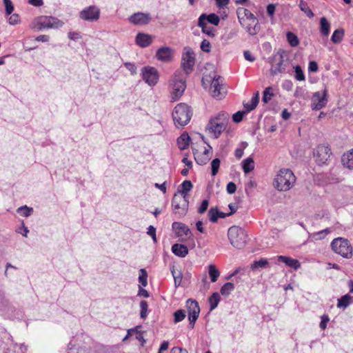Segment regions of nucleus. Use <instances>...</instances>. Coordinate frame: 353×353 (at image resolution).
Segmentation results:
<instances>
[{
    "label": "nucleus",
    "instance_id": "393cba45",
    "mask_svg": "<svg viewBox=\"0 0 353 353\" xmlns=\"http://www.w3.org/2000/svg\"><path fill=\"white\" fill-rule=\"evenodd\" d=\"M172 252L176 256L184 258L188 254V249L183 244L175 243L172 246Z\"/></svg>",
    "mask_w": 353,
    "mask_h": 353
},
{
    "label": "nucleus",
    "instance_id": "a19ab883",
    "mask_svg": "<svg viewBox=\"0 0 353 353\" xmlns=\"http://www.w3.org/2000/svg\"><path fill=\"white\" fill-rule=\"evenodd\" d=\"M141 327V325H137L134 328H130L128 330V334H132L133 333L136 334V339L139 341H142L143 343L145 342V339H143V334L141 331L139 330V328Z\"/></svg>",
    "mask_w": 353,
    "mask_h": 353
},
{
    "label": "nucleus",
    "instance_id": "de8ad7c7",
    "mask_svg": "<svg viewBox=\"0 0 353 353\" xmlns=\"http://www.w3.org/2000/svg\"><path fill=\"white\" fill-rule=\"evenodd\" d=\"M274 95L272 92V87H268L265 89L263 91V95L262 98V101L267 103L269 102L271 99V97Z\"/></svg>",
    "mask_w": 353,
    "mask_h": 353
},
{
    "label": "nucleus",
    "instance_id": "79ce46f5",
    "mask_svg": "<svg viewBox=\"0 0 353 353\" xmlns=\"http://www.w3.org/2000/svg\"><path fill=\"white\" fill-rule=\"evenodd\" d=\"M287 40L292 47H296L299 44L297 36L292 32H288L286 34Z\"/></svg>",
    "mask_w": 353,
    "mask_h": 353
},
{
    "label": "nucleus",
    "instance_id": "8fccbe9b",
    "mask_svg": "<svg viewBox=\"0 0 353 353\" xmlns=\"http://www.w3.org/2000/svg\"><path fill=\"white\" fill-rule=\"evenodd\" d=\"M140 274L139 276V282L144 287L148 284V274L145 269H141Z\"/></svg>",
    "mask_w": 353,
    "mask_h": 353
},
{
    "label": "nucleus",
    "instance_id": "5fc2aeb1",
    "mask_svg": "<svg viewBox=\"0 0 353 353\" xmlns=\"http://www.w3.org/2000/svg\"><path fill=\"white\" fill-rule=\"evenodd\" d=\"M330 233V229L328 228H326L325 230H323L321 231H319L318 232H316L314 234V238L316 239V240H320V239H323L325 237V236Z\"/></svg>",
    "mask_w": 353,
    "mask_h": 353
},
{
    "label": "nucleus",
    "instance_id": "e2e57ef3",
    "mask_svg": "<svg viewBox=\"0 0 353 353\" xmlns=\"http://www.w3.org/2000/svg\"><path fill=\"white\" fill-rule=\"evenodd\" d=\"M147 234L152 238L154 242H157L156 228L154 226L150 225L148 228Z\"/></svg>",
    "mask_w": 353,
    "mask_h": 353
},
{
    "label": "nucleus",
    "instance_id": "6e6d98bb",
    "mask_svg": "<svg viewBox=\"0 0 353 353\" xmlns=\"http://www.w3.org/2000/svg\"><path fill=\"white\" fill-rule=\"evenodd\" d=\"M194 159L196 162L199 165H205L207 163V162L210 159V157H203L202 156L200 157L199 156L196 155V154L194 152Z\"/></svg>",
    "mask_w": 353,
    "mask_h": 353
},
{
    "label": "nucleus",
    "instance_id": "39448f33",
    "mask_svg": "<svg viewBox=\"0 0 353 353\" xmlns=\"http://www.w3.org/2000/svg\"><path fill=\"white\" fill-rule=\"evenodd\" d=\"M332 250L345 259H351L353 255V249L350 241L344 238L338 237L331 243Z\"/></svg>",
    "mask_w": 353,
    "mask_h": 353
},
{
    "label": "nucleus",
    "instance_id": "c756f323",
    "mask_svg": "<svg viewBox=\"0 0 353 353\" xmlns=\"http://www.w3.org/2000/svg\"><path fill=\"white\" fill-rule=\"evenodd\" d=\"M170 271H171L172 275L174 278V286L176 288H177L181 283L182 279H183V274L181 270H176L175 269L174 265H172L170 267Z\"/></svg>",
    "mask_w": 353,
    "mask_h": 353
},
{
    "label": "nucleus",
    "instance_id": "6ab92c4d",
    "mask_svg": "<svg viewBox=\"0 0 353 353\" xmlns=\"http://www.w3.org/2000/svg\"><path fill=\"white\" fill-rule=\"evenodd\" d=\"M172 228L175 230L177 236H182L185 235L186 237H190L192 232L189 228L184 223L180 222H174L172 223Z\"/></svg>",
    "mask_w": 353,
    "mask_h": 353
},
{
    "label": "nucleus",
    "instance_id": "a211bd4d",
    "mask_svg": "<svg viewBox=\"0 0 353 353\" xmlns=\"http://www.w3.org/2000/svg\"><path fill=\"white\" fill-rule=\"evenodd\" d=\"M172 50L170 47H161L157 50L156 57L158 60L169 62L172 59Z\"/></svg>",
    "mask_w": 353,
    "mask_h": 353
},
{
    "label": "nucleus",
    "instance_id": "ea45409f",
    "mask_svg": "<svg viewBox=\"0 0 353 353\" xmlns=\"http://www.w3.org/2000/svg\"><path fill=\"white\" fill-rule=\"evenodd\" d=\"M344 36V30L342 28L337 29L333 32L331 40L334 43H339Z\"/></svg>",
    "mask_w": 353,
    "mask_h": 353
},
{
    "label": "nucleus",
    "instance_id": "412c9836",
    "mask_svg": "<svg viewBox=\"0 0 353 353\" xmlns=\"http://www.w3.org/2000/svg\"><path fill=\"white\" fill-rule=\"evenodd\" d=\"M242 22L244 23V26L247 32L250 35H255L259 31V21L257 19H254L252 20L247 21L245 22Z\"/></svg>",
    "mask_w": 353,
    "mask_h": 353
},
{
    "label": "nucleus",
    "instance_id": "1a4fd4ad",
    "mask_svg": "<svg viewBox=\"0 0 353 353\" xmlns=\"http://www.w3.org/2000/svg\"><path fill=\"white\" fill-rule=\"evenodd\" d=\"M195 64V54L190 47H185L181 56V67L185 74H190Z\"/></svg>",
    "mask_w": 353,
    "mask_h": 353
},
{
    "label": "nucleus",
    "instance_id": "ddd939ff",
    "mask_svg": "<svg viewBox=\"0 0 353 353\" xmlns=\"http://www.w3.org/2000/svg\"><path fill=\"white\" fill-rule=\"evenodd\" d=\"M327 103V91L325 89L323 92H316L312 97L311 108L312 110H319L324 108Z\"/></svg>",
    "mask_w": 353,
    "mask_h": 353
},
{
    "label": "nucleus",
    "instance_id": "c9c22d12",
    "mask_svg": "<svg viewBox=\"0 0 353 353\" xmlns=\"http://www.w3.org/2000/svg\"><path fill=\"white\" fill-rule=\"evenodd\" d=\"M299 7L301 10L307 15V17L312 18L314 17V12L309 7L307 3L304 0H300Z\"/></svg>",
    "mask_w": 353,
    "mask_h": 353
},
{
    "label": "nucleus",
    "instance_id": "a18cd8bd",
    "mask_svg": "<svg viewBox=\"0 0 353 353\" xmlns=\"http://www.w3.org/2000/svg\"><path fill=\"white\" fill-rule=\"evenodd\" d=\"M140 317L145 319L148 314V304L146 301H141L140 302Z\"/></svg>",
    "mask_w": 353,
    "mask_h": 353
},
{
    "label": "nucleus",
    "instance_id": "7ed1b4c3",
    "mask_svg": "<svg viewBox=\"0 0 353 353\" xmlns=\"http://www.w3.org/2000/svg\"><path fill=\"white\" fill-rule=\"evenodd\" d=\"M192 116L191 107L184 103L177 104L172 112V118L176 127L186 125L190 122Z\"/></svg>",
    "mask_w": 353,
    "mask_h": 353
},
{
    "label": "nucleus",
    "instance_id": "5701e85b",
    "mask_svg": "<svg viewBox=\"0 0 353 353\" xmlns=\"http://www.w3.org/2000/svg\"><path fill=\"white\" fill-rule=\"evenodd\" d=\"M277 261L284 263L287 266L294 270H298L301 267V263L297 259H292L285 256H278Z\"/></svg>",
    "mask_w": 353,
    "mask_h": 353
},
{
    "label": "nucleus",
    "instance_id": "f8f14e48",
    "mask_svg": "<svg viewBox=\"0 0 353 353\" xmlns=\"http://www.w3.org/2000/svg\"><path fill=\"white\" fill-rule=\"evenodd\" d=\"M141 76L143 81L150 86L155 85L159 78L158 70L151 66L143 67L141 70Z\"/></svg>",
    "mask_w": 353,
    "mask_h": 353
},
{
    "label": "nucleus",
    "instance_id": "7c9ffc66",
    "mask_svg": "<svg viewBox=\"0 0 353 353\" xmlns=\"http://www.w3.org/2000/svg\"><path fill=\"white\" fill-rule=\"evenodd\" d=\"M353 301V298L350 296L348 294L342 296L340 299H338L337 302V307L339 308H346L348 305H350Z\"/></svg>",
    "mask_w": 353,
    "mask_h": 353
},
{
    "label": "nucleus",
    "instance_id": "37998d69",
    "mask_svg": "<svg viewBox=\"0 0 353 353\" xmlns=\"http://www.w3.org/2000/svg\"><path fill=\"white\" fill-rule=\"evenodd\" d=\"M268 265V261L266 259H261L259 261H254L251 265L252 270L258 268H265Z\"/></svg>",
    "mask_w": 353,
    "mask_h": 353
},
{
    "label": "nucleus",
    "instance_id": "49530a36",
    "mask_svg": "<svg viewBox=\"0 0 353 353\" xmlns=\"http://www.w3.org/2000/svg\"><path fill=\"white\" fill-rule=\"evenodd\" d=\"M185 311L184 310H178L174 313V323L182 321L185 318Z\"/></svg>",
    "mask_w": 353,
    "mask_h": 353
},
{
    "label": "nucleus",
    "instance_id": "9b49d317",
    "mask_svg": "<svg viewBox=\"0 0 353 353\" xmlns=\"http://www.w3.org/2000/svg\"><path fill=\"white\" fill-rule=\"evenodd\" d=\"M223 79L220 76L215 75L210 84V92L214 98L221 99L224 97L225 91L223 87Z\"/></svg>",
    "mask_w": 353,
    "mask_h": 353
},
{
    "label": "nucleus",
    "instance_id": "423d86ee",
    "mask_svg": "<svg viewBox=\"0 0 353 353\" xmlns=\"http://www.w3.org/2000/svg\"><path fill=\"white\" fill-rule=\"evenodd\" d=\"M230 243L236 248H243L247 243V234L244 230L238 226H232L228 232Z\"/></svg>",
    "mask_w": 353,
    "mask_h": 353
},
{
    "label": "nucleus",
    "instance_id": "a878e982",
    "mask_svg": "<svg viewBox=\"0 0 353 353\" xmlns=\"http://www.w3.org/2000/svg\"><path fill=\"white\" fill-rule=\"evenodd\" d=\"M209 219L212 223H216L219 218H225L228 216L227 213L219 211L216 208H212L209 212Z\"/></svg>",
    "mask_w": 353,
    "mask_h": 353
},
{
    "label": "nucleus",
    "instance_id": "bb28decb",
    "mask_svg": "<svg viewBox=\"0 0 353 353\" xmlns=\"http://www.w3.org/2000/svg\"><path fill=\"white\" fill-rule=\"evenodd\" d=\"M190 137L187 132H183L177 139V144L181 150L187 149L190 145Z\"/></svg>",
    "mask_w": 353,
    "mask_h": 353
},
{
    "label": "nucleus",
    "instance_id": "09e8293b",
    "mask_svg": "<svg viewBox=\"0 0 353 353\" xmlns=\"http://www.w3.org/2000/svg\"><path fill=\"white\" fill-rule=\"evenodd\" d=\"M219 166H220V160L218 158H216L214 159H213L211 162V170H212V176H215L218 172H219Z\"/></svg>",
    "mask_w": 353,
    "mask_h": 353
},
{
    "label": "nucleus",
    "instance_id": "e433bc0d",
    "mask_svg": "<svg viewBox=\"0 0 353 353\" xmlns=\"http://www.w3.org/2000/svg\"><path fill=\"white\" fill-rule=\"evenodd\" d=\"M220 301V295L218 292H214L209 297V303H210V310L212 311L214 310L217 306Z\"/></svg>",
    "mask_w": 353,
    "mask_h": 353
},
{
    "label": "nucleus",
    "instance_id": "0e129e2a",
    "mask_svg": "<svg viewBox=\"0 0 353 353\" xmlns=\"http://www.w3.org/2000/svg\"><path fill=\"white\" fill-rule=\"evenodd\" d=\"M226 190L228 194H234L236 190V185L234 182H229L226 187Z\"/></svg>",
    "mask_w": 353,
    "mask_h": 353
},
{
    "label": "nucleus",
    "instance_id": "f257e3e1",
    "mask_svg": "<svg viewBox=\"0 0 353 353\" xmlns=\"http://www.w3.org/2000/svg\"><path fill=\"white\" fill-rule=\"evenodd\" d=\"M229 120V114L221 112L216 117L210 119L206 126V130L212 137L217 139L226 130Z\"/></svg>",
    "mask_w": 353,
    "mask_h": 353
},
{
    "label": "nucleus",
    "instance_id": "2eb2a0df",
    "mask_svg": "<svg viewBox=\"0 0 353 353\" xmlns=\"http://www.w3.org/2000/svg\"><path fill=\"white\" fill-rule=\"evenodd\" d=\"M330 149L325 145H319L316 147L314 152L316 163L321 165L325 164L330 156Z\"/></svg>",
    "mask_w": 353,
    "mask_h": 353
},
{
    "label": "nucleus",
    "instance_id": "4c0bfd02",
    "mask_svg": "<svg viewBox=\"0 0 353 353\" xmlns=\"http://www.w3.org/2000/svg\"><path fill=\"white\" fill-rule=\"evenodd\" d=\"M208 273L212 282H216L220 275L219 270L214 265H210L208 267Z\"/></svg>",
    "mask_w": 353,
    "mask_h": 353
},
{
    "label": "nucleus",
    "instance_id": "3c124183",
    "mask_svg": "<svg viewBox=\"0 0 353 353\" xmlns=\"http://www.w3.org/2000/svg\"><path fill=\"white\" fill-rule=\"evenodd\" d=\"M295 78L298 81H304L305 79L304 73L300 65H296L294 68Z\"/></svg>",
    "mask_w": 353,
    "mask_h": 353
},
{
    "label": "nucleus",
    "instance_id": "c03bdc74",
    "mask_svg": "<svg viewBox=\"0 0 353 353\" xmlns=\"http://www.w3.org/2000/svg\"><path fill=\"white\" fill-rule=\"evenodd\" d=\"M17 212L19 213L21 216H23L25 217H28L33 212V208L28 207L27 205H23L21 207H19L17 209Z\"/></svg>",
    "mask_w": 353,
    "mask_h": 353
},
{
    "label": "nucleus",
    "instance_id": "aec40b11",
    "mask_svg": "<svg viewBox=\"0 0 353 353\" xmlns=\"http://www.w3.org/2000/svg\"><path fill=\"white\" fill-rule=\"evenodd\" d=\"M203 18L204 16L199 17L197 26L201 28L203 33L211 38H214L216 36L215 28L212 26H208L207 23L203 22Z\"/></svg>",
    "mask_w": 353,
    "mask_h": 353
},
{
    "label": "nucleus",
    "instance_id": "f03ea898",
    "mask_svg": "<svg viewBox=\"0 0 353 353\" xmlns=\"http://www.w3.org/2000/svg\"><path fill=\"white\" fill-rule=\"evenodd\" d=\"M296 176L290 169H281L274 180V186L279 191H288L293 186Z\"/></svg>",
    "mask_w": 353,
    "mask_h": 353
},
{
    "label": "nucleus",
    "instance_id": "774afa93",
    "mask_svg": "<svg viewBox=\"0 0 353 353\" xmlns=\"http://www.w3.org/2000/svg\"><path fill=\"white\" fill-rule=\"evenodd\" d=\"M282 87L284 90L290 91L292 89L293 83L290 80H285L282 83Z\"/></svg>",
    "mask_w": 353,
    "mask_h": 353
},
{
    "label": "nucleus",
    "instance_id": "b1692460",
    "mask_svg": "<svg viewBox=\"0 0 353 353\" xmlns=\"http://www.w3.org/2000/svg\"><path fill=\"white\" fill-rule=\"evenodd\" d=\"M237 14L239 22L242 26H244V23L242 22V21H243V22H245L249 20L257 19L254 14H252L249 10L245 8L239 9L237 11Z\"/></svg>",
    "mask_w": 353,
    "mask_h": 353
},
{
    "label": "nucleus",
    "instance_id": "0eeeda50",
    "mask_svg": "<svg viewBox=\"0 0 353 353\" xmlns=\"http://www.w3.org/2000/svg\"><path fill=\"white\" fill-rule=\"evenodd\" d=\"M174 214L179 219L185 216L188 209V196L180 194H174L172 200Z\"/></svg>",
    "mask_w": 353,
    "mask_h": 353
},
{
    "label": "nucleus",
    "instance_id": "f3484780",
    "mask_svg": "<svg viewBox=\"0 0 353 353\" xmlns=\"http://www.w3.org/2000/svg\"><path fill=\"white\" fill-rule=\"evenodd\" d=\"M30 28L35 30H41L43 28H51L50 17L41 16L35 19L30 24Z\"/></svg>",
    "mask_w": 353,
    "mask_h": 353
},
{
    "label": "nucleus",
    "instance_id": "473e14b6",
    "mask_svg": "<svg viewBox=\"0 0 353 353\" xmlns=\"http://www.w3.org/2000/svg\"><path fill=\"white\" fill-rule=\"evenodd\" d=\"M192 182L189 180H185L180 185V188L176 194L188 195V192L192 190Z\"/></svg>",
    "mask_w": 353,
    "mask_h": 353
},
{
    "label": "nucleus",
    "instance_id": "680f3d73",
    "mask_svg": "<svg viewBox=\"0 0 353 353\" xmlns=\"http://www.w3.org/2000/svg\"><path fill=\"white\" fill-rule=\"evenodd\" d=\"M330 319L327 315H323L321 316V321L319 324V327L321 330H324L327 327V323L329 322Z\"/></svg>",
    "mask_w": 353,
    "mask_h": 353
},
{
    "label": "nucleus",
    "instance_id": "4be33fe9",
    "mask_svg": "<svg viewBox=\"0 0 353 353\" xmlns=\"http://www.w3.org/2000/svg\"><path fill=\"white\" fill-rule=\"evenodd\" d=\"M152 41V36L144 34V33H138L136 37V43L138 46L141 48H146L149 46Z\"/></svg>",
    "mask_w": 353,
    "mask_h": 353
},
{
    "label": "nucleus",
    "instance_id": "6e6552de",
    "mask_svg": "<svg viewBox=\"0 0 353 353\" xmlns=\"http://www.w3.org/2000/svg\"><path fill=\"white\" fill-rule=\"evenodd\" d=\"M270 73L274 76L285 72L288 64V60L285 58L284 52H277L270 59Z\"/></svg>",
    "mask_w": 353,
    "mask_h": 353
},
{
    "label": "nucleus",
    "instance_id": "69168bd1",
    "mask_svg": "<svg viewBox=\"0 0 353 353\" xmlns=\"http://www.w3.org/2000/svg\"><path fill=\"white\" fill-rule=\"evenodd\" d=\"M318 70H319V66H318L317 63L314 61H310L309 62V65H308V70L310 72H316L318 71Z\"/></svg>",
    "mask_w": 353,
    "mask_h": 353
},
{
    "label": "nucleus",
    "instance_id": "4d7b16f0",
    "mask_svg": "<svg viewBox=\"0 0 353 353\" xmlns=\"http://www.w3.org/2000/svg\"><path fill=\"white\" fill-rule=\"evenodd\" d=\"M246 113V111H238L232 115L233 121L235 123H239L242 121L243 115Z\"/></svg>",
    "mask_w": 353,
    "mask_h": 353
},
{
    "label": "nucleus",
    "instance_id": "2f4dec72",
    "mask_svg": "<svg viewBox=\"0 0 353 353\" xmlns=\"http://www.w3.org/2000/svg\"><path fill=\"white\" fill-rule=\"evenodd\" d=\"M330 31V23L323 17L320 19V32L323 36H328Z\"/></svg>",
    "mask_w": 353,
    "mask_h": 353
},
{
    "label": "nucleus",
    "instance_id": "72a5a7b5",
    "mask_svg": "<svg viewBox=\"0 0 353 353\" xmlns=\"http://www.w3.org/2000/svg\"><path fill=\"white\" fill-rule=\"evenodd\" d=\"M243 172L248 174L254 169V162L252 157H248L242 161Z\"/></svg>",
    "mask_w": 353,
    "mask_h": 353
},
{
    "label": "nucleus",
    "instance_id": "cd10ccee",
    "mask_svg": "<svg viewBox=\"0 0 353 353\" xmlns=\"http://www.w3.org/2000/svg\"><path fill=\"white\" fill-rule=\"evenodd\" d=\"M203 16H204V18L203 19V22L204 23H209L214 26H218L220 22L219 17L214 13H211L210 14H202L199 17Z\"/></svg>",
    "mask_w": 353,
    "mask_h": 353
},
{
    "label": "nucleus",
    "instance_id": "4468645a",
    "mask_svg": "<svg viewBox=\"0 0 353 353\" xmlns=\"http://www.w3.org/2000/svg\"><path fill=\"white\" fill-rule=\"evenodd\" d=\"M100 16V10L95 6H90L83 9L79 17L81 19L88 21H96Z\"/></svg>",
    "mask_w": 353,
    "mask_h": 353
},
{
    "label": "nucleus",
    "instance_id": "f704fd0d",
    "mask_svg": "<svg viewBox=\"0 0 353 353\" xmlns=\"http://www.w3.org/2000/svg\"><path fill=\"white\" fill-rule=\"evenodd\" d=\"M343 165L349 169H353V150L342 157Z\"/></svg>",
    "mask_w": 353,
    "mask_h": 353
},
{
    "label": "nucleus",
    "instance_id": "338daca9",
    "mask_svg": "<svg viewBox=\"0 0 353 353\" xmlns=\"http://www.w3.org/2000/svg\"><path fill=\"white\" fill-rule=\"evenodd\" d=\"M125 67L131 72L132 75L137 73V67L134 64L127 62L124 64Z\"/></svg>",
    "mask_w": 353,
    "mask_h": 353
},
{
    "label": "nucleus",
    "instance_id": "dca6fc26",
    "mask_svg": "<svg viewBox=\"0 0 353 353\" xmlns=\"http://www.w3.org/2000/svg\"><path fill=\"white\" fill-rule=\"evenodd\" d=\"M129 22L135 26H143L149 23L151 20V15L149 13L136 12L131 15Z\"/></svg>",
    "mask_w": 353,
    "mask_h": 353
},
{
    "label": "nucleus",
    "instance_id": "603ef678",
    "mask_svg": "<svg viewBox=\"0 0 353 353\" xmlns=\"http://www.w3.org/2000/svg\"><path fill=\"white\" fill-rule=\"evenodd\" d=\"M50 21L51 28H61L64 24V23L62 21L54 17H50Z\"/></svg>",
    "mask_w": 353,
    "mask_h": 353
},
{
    "label": "nucleus",
    "instance_id": "052dcab7",
    "mask_svg": "<svg viewBox=\"0 0 353 353\" xmlns=\"http://www.w3.org/2000/svg\"><path fill=\"white\" fill-rule=\"evenodd\" d=\"M208 205H209L208 200V199L203 200L201 205L198 208V212L199 214L204 213L207 210Z\"/></svg>",
    "mask_w": 353,
    "mask_h": 353
},
{
    "label": "nucleus",
    "instance_id": "20e7f679",
    "mask_svg": "<svg viewBox=\"0 0 353 353\" xmlns=\"http://www.w3.org/2000/svg\"><path fill=\"white\" fill-rule=\"evenodd\" d=\"M171 98L172 101L178 100L183 94L186 88L185 78L181 72H176L170 81Z\"/></svg>",
    "mask_w": 353,
    "mask_h": 353
},
{
    "label": "nucleus",
    "instance_id": "bf43d9fd",
    "mask_svg": "<svg viewBox=\"0 0 353 353\" xmlns=\"http://www.w3.org/2000/svg\"><path fill=\"white\" fill-rule=\"evenodd\" d=\"M8 23L10 25L14 26L20 23V19L18 14H12L8 19Z\"/></svg>",
    "mask_w": 353,
    "mask_h": 353
},
{
    "label": "nucleus",
    "instance_id": "13d9d810",
    "mask_svg": "<svg viewBox=\"0 0 353 353\" xmlns=\"http://www.w3.org/2000/svg\"><path fill=\"white\" fill-rule=\"evenodd\" d=\"M201 49L205 52H210L211 50V44L207 39H203L201 43Z\"/></svg>",
    "mask_w": 353,
    "mask_h": 353
},
{
    "label": "nucleus",
    "instance_id": "864d4df0",
    "mask_svg": "<svg viewBox=\"0 0 353 353\" xmlns=\"http://www.w3.org/2000/svg\"><path fill=\"white\" fill-rule=\"evenodd\" d=\"M6 15H10L14 10V6L10 0H3Z\"/></svg>",
    "mask_w": 353,
    "mask_h": 353
},
{
    "label": "nucleus",
    "instance_id": "58836bf2",
    "mask_svg": "<svg viewBox=\"0 0 353 353\" xmlns=\"http://www.w3.org/2000/svg\"><path fill=\"white\" fill-rule=\"evenodd\" d=\"M234 290V285L232 283L228 282L225 283L220 290L221 294L224 296H228Z\"/></svg>",
    "mask_w": 353,
    "mask_h": 353
},
{
    "label": "nucleus",
    "instance_id": "9d476101",
    "mask_svg": "<svg viewBox=\"0 0 353 353\" xmlns=\"http://www.w3.org/2000/svg\"><path fill=\"white\" fill-rule=\"evenodd\" d=\"M185 305L188 313L189 327L193 329L199 316L200 307L198 302L191 299L186 301Z\"/></svg>",
    "mask_w": 353,
    "mask_h": 353
},
{
    "label": "nucleus",
    "instance_id": "c85d7f7f",
    "mask_svg": "<svg viewBox=\"0 0 353 353\" xmlns=\"http://www.w3.org/2000/svg\"><path fill=\"white\" fill-rule=\"evenodd\" d=\"M259 101V93L256 92L252 97L250 102L244 103V108L246 112L253 110L258 105Z\"/></svg>",
    "mask_w": 353,
    "mask_h": 353
}]
</instances>
